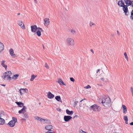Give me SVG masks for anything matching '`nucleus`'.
Segmentation results:
<instances>
[{"mask_svg": "<svg viewBox=\"0 0 133 133\" xmlns=\"http://www.w3.org/2000/svg\"><path fill=\"white\" fill-rule=\"evenodd\" d=\"M133 2V1L127 0L126 2V5L124 4H119V3L118 5L119 7H123V10L124 12L125 15L128 16L129 14V13L128 11V7L129 6H131Z\"/></svg>", "mask_w": 133, "mask_h": 133, "instance_id": "obj_1", "label": "nucleus"}, {"mask_svg": "<svg viewBox=\"0 0 133 133\" xmlns=\"http://www.w3.org/2000/svg\"><path fill=\"white\" fill-rule=\"evenodd\" d=\"M100 103H102L105 107L107 108L110 105L111 100L110 98L102 97L100 98L98 100Z\"/></svg>", "mask_w": 133, "mask_h": 133, "instance_id": "obj_2", "label": "nucleus"}, {"mask_svg": "<svg viewBox=\"0 0 133 133\" xmlns=\"http://www.w3.org/2000/svg\"><path fill=\"white\" fill-rule=\"evenodd\" d=\"M89 109L94 111H99L101 110L100 107L96 104H94L90 106Z\"/></svg>", "mask_w": 133, "mask_h": 133, "instance_id": "obj_3", "label": "nucleus"}, {"mask_svg": "<svg viewBox=\"0 0 133 133\" xmlns=\"http://www.w3.org/2000/svg\"><path fill=\"white\" fill-rule=\"evenodd\" d=\"M66 42L68 46H73L74 45V40L70 38H68L66 39Z\"/></svg>", "mask_w": 133, "mask_h": 133, "instance_id": "obj_4", "label": "nucleus"}, {"mask_svg": "<svg viewBox=\"0 0 133 133\" xmlns=\"http://www.w3.org/2000/svg\"><path fill=\"white\" fill-rule=\"evenodd\" d=\"M17 119L16 118L13 117L12 119L8 123V124L9 125L10 127H14L15 125V123L17 122Z\"/></svg>", "mask_w": 133, "mask_h": 133, "instance_id": "obj_5", "label": "nucleus"}, {"mask_svg": "<svg viewBox=\"0 0 133 133\" xmlns=\"http://www.w3.org/2000/svg\"><path fill=\"white\" fill-rule=\"evenodd\" d=\"M31 31L32 32L37 33V31L38 30V29L36 25H33L31 26Z\"/></svg>", "mask_w": 133, "mask_h": 133, "instance_id": "obj_6", "label": "nucleus"}, {"mask_svg": "<svg viewBox=\"0 0 133 133\" xmlns=\"http://www.w3.org/2000/svg\"><path fill=\"white\" fill-rule=\"evenodd\" d=\"M72 118V117L70 116H65L64 117V121L66 122H68Z\"/></svg>", "mask_w": 133, "mask_h": 133, "instance_id": "obj_7", "label": "nucleus"}, {"mask_svg": "<svg viewBox=\"0 0 133 133\" xmlns=\"http://www.w3.org/2000/svg\"><path fill=\"white\" fill-rule=\"evenodd\" d=\"M44 25L45 26H47L49 24L50 21H49V19L48 18H45L44 19Z\"/></svg>", "mask_w": 133, "mask_h": 133, "instance_id": "obj_8", "label": "nucleus"}, {"mask_svg": "<svg viewBox=\"0 0 133 133\" xmlns=\"http://www.w3.org/2000/svg\"><path fill=\"white\" fill-rule=\"evenodd\" d=\"M10 54L13 57H16V55L15 54H14V51L13 49L11 48L9 51Z\"/></svg>", "mask_w": 133, "mask_h": 133, "instance_id": "obj_9", "label": "nucleus"}, {"mask_svg": "<svg viewBox=\"0 0 133 133\" xmlns=\"http://www.w3.org/2000/svg\"><path fill=\"white\" fill-rule=\"evenodd\" d=\"M52 128V126L50 125H46L45 127V129L48 131H53L52 130H51Z\"/></svg>", "mask_w": 133, "mask_h": 133, "instance_id": "obj_10", "label": "nucleus"}, {"mask_svg": "<svg viewBox=\"0 0 133 133\" xmlns=\"http://www.w3.org/2000/svg\"><path fill=\"white\" fill-rule=\"evenodd\" d=\"M27 109L26 107L25 106L23 107V108L18 111L19 114L23 113L26 112V109Z\"/></svg>", "mask_w": 133, "mask_h": 133, "instance_id": "obj_11", "label": "nucleus"}, {"mask_svg": "<svg viewBox=\"0 0 133 133\" xmlns=\"http://www.w3.org/2000/svg\"><path fill=\"white\" fill-rule=\"evenodd\" d=\"M18 23L19 25L22 29H25L24 25L22 21H18Z\"/></svg>", "mask_w": 133, "mask_h": 133, "instance_id": "obj_12", "label": "nucleus"}, {"mask_svg": "<svg viewBox=\"0 0 133 133\" xmlns=\"http://www.w3.org/2000/svg\"><path fill=\"white\" fill-rule=\"evenodd\" d=\"M22 92H25L27 93V92H28V90L27 89H21L19 90V91L20 92V93L21 95H22L23 94L22 92Z\"/></svg>", "mask_w": 133, "mask_h": 133, "instance_id": "obj_13", "label": "nucleus"}, {"mask_svg": "<svg viewBox=\"0 0 133 133\" xmlns=\"http://www.w3.org/2000/svg\"><path fill=\"white\" fill-rule=\"evenodd\" d=\"M54 95L52 94L50 92H49L47 94L48 97L50 99H51L54 97Z\"/></svg>", "mask_w": 133, "mask_h": 133, "instance_id": "obj_14", "label": "nucleus"}, {"mask_svg": "<svg viewBox=\"0 0 133 133\" xmlns=\"http://www.w3.org/2000/svg\"><path fill=\"white\" fill-rule=\"evenodd\" d=\"M122 110L124 113L125 114L127 112V108L124 105H122Z\"/></svg>", "mask_w": 133, "mask_h": 133, "instance_id": "obj_15", "label": "nucleus"}, {"mask_svg": "<svg viewBox=\"0 0 133 133\" xmlns=\"http://www.w3.org/2000/svg\"><path fill=\"white\" fill-rule=\"evenodd\" d=\"M60 85H62V84L63 85H65V84L64 83L61 79L59 78L58 79V81L57 82Z\"/></svg>", "mask_w": 133, "mask_h": 133, "instance_id": "obj_16", "label": "nucleus"}, {"mask_svg": "<svg viewBox=\"0 0 133 133\" xmlns=\"http://www.w3.org/2000/svg\"><path fill=\"white\" fill-rule=\"evenodd\" d=\"M55 99L57 101L61 102V103L62 102L61 97L59 96H56L55 97Z\"/></svg>", "mask_w": 133, "mask_h": 133, "instance_id": "obj_17", "label": "nucleus"}, {"mask_svg": "<svg viewBox=\"0 0 133 133\" xmlns=\"http://www.w3.org/2000/svg\"><path fill=\"white\" fill-rule=\"evenodd\" d=\"M16 103L18 107H22V106L23 107L24 105V104L21 102H16Z\"/></svg>", "mask_w": 133, "mask_h": 133, "instance_id": "obj_18", "label": "nucleus"}, {"mask_svg": "<svg viewBox=\"0 0 133 133\" xmlns=\"http://www.w3.org/2000/svg\"><path fill=\"white\" fill-rule=\"evenodd\" d=\"M66 112L68 114L70 115H72L74 113L72 111H70L68 109L66 110Z\"/></svg>", "mask_w": 133, "mask_h": 133, "instance_id": "obj_19", "label": "nucleus"}, {"mask_svg": "<svg viewBox=\"0 0 133 133\" xmlns=\"http://www.w3.org/2000/svg\"><path fill=\"white\" fill-rule=\"evenodd\" d=\"M38 29L37 31V33H41V32L44 33V32L43 30L40 27H38Z\"/></svg>", "mask_w": 133, "mask_h": 133, "instance_id": "obj_20", "label": "nucleus"}, {"mask_svg": "<svg viewBox=\"0 0 133 133\" xmlns=\"http://www.w3.org/2000/svg\"><path fill=\"white\" fill-rule=\"evenodd\" d=\"M41 123H43V124H45L46 122L48 123H50V121L49 120L45 119H44V120H41Z\"/></svg>", "mask_w": 133, "mask_h": 133, "instance_id": "obj_21", "label": "nucleus"}, {"mask_svg": "<svg viewBox=\"0 0 133 133\" xmlns=\"http://www.w3.org/2000/svg\"><path fill=\"white\" fill-rule=\"evenodd\" d=\"M127 0H121L118 1L117 4H118V3L119 4H124V2H125L126 3V2L127 1Z\"/></svg>", "mask_w": 133, "mask_h": 133, "instance_id": "obj_22", "label": "nucleus"}, {"mask_svg": "<svg viewBox=\"0 0 133 133\" xmlns=\"http://www.w3.org/2000/svg\"><path fill=\"white\" fill-rule=\"evenodd\" d=\"M5 62V61L3 60L2 62L1 65L5 69H6L7 68V66L4 64V63Z\"/></svg>", "mask_w": 133, "mask_h": 133, "instance_id": "obj_23", "label": "nucleus"}, {"mask_svg": "<svg viewBox=\"0 0 133 133\" xmlns=\"http://www.w3.org/2000/svg\"><path fill=\"white\" fill-rule=\"evenodd\" d=\"M19 75L18 74H16L14 75L12 77V78L15 79H17L18 77L19 76Z\"/></svg>", "mask_w": 133, "mask_h": 133, "instance_id": "obj_24", "label": "nucleus"}, {"mask_svg": "<svg viewBox=\"0 0 133 133\" xmlns=\"http://www.w3.org/2000/svg\"><path fill=\"white\" fill-rule=\"evenodd\" d=\"M5 122L4 120L1 118H0V124L3 125Z\"/></svg>", "mask_w": 133, "mask_h": 133, "instance_id": "obj_25", "label": "nucleus"}, {"mask_svg": "<svg viewBox=\"0 0 133 133\" xmlns=\"http://www.w3.org/2000/svg\"><path fill=\"white\" fill-rule=\"evenodd\" d=\"M35 118L36 119L39 121H41V120H44V119L39 117L38 116H36L35 117Z\"/></svg>", "mask_w": 133, "mask_h": 133, "instance_id": "obj_26", "label": "nucleus"}, {"mask_svg": "<svg viewBox=\"0 0 133 133\" xmlns=\"http://www.w3.org/2000/svg\"><path fill=\"white\" fill-rule=\"evenodd\" d=\"M5 72L6 73V75L7 76H11L12 75V73L10 71H7Z\"/></svg>", "mask_w": 133, "mask_h": 133, "instance_id": "obj_27", "label": "nucleus"}, {"mask_svg": "<svg viewBox=\"0 0 133 133\" xmlns=\"http://www.w3.org/2000/svg\"><path fill=\"white\" fill-rule=\"evenodd\" d=\"M4 115L5 114L4 111H2L0 112V118H1V117H3Z\"/></svg>", "mask_w": 133, "mask_h": 133, "instance_id": "obj_28", "label": "nucleus"}, {"mask_svg": "<svg viewBox=\"0 0 133 133\" xmlns=\"http://www.w3.org/2000/svg\"><path fill=\"white\" fill-rule=\"evenodd\" d=\"M36 75L35 76V75H32L31 76V77L30 79V81H32L36 77Z\"/></svg>", "mask_w": 133, "mask_h": 133, "instance_id": "obj_29", "label": "nucleus"}, {"mask_svg": "<svg viewBox=\"0 0 133 133\" xmlns=\"http://www.w3.org/2000/svg\"><path fill=\"white\" fill-rule=\"evenodd\" d=\"M63 20L65 21H66L68 20L67 17L66 16H63L62 17Z\"/></svg>", "mask_w": 133, "mask_h": 133, "instance_id": "obj_30", "label": "nucleus"}, {"mask_svg": "<svg viewBox=\"0 0 133 133\" xmlns=\"http://www.w3.org/2000/svg\"><path fill=\"white\" fill-rule=\"evenodd\" d=\"M124 55L125 58L127 60V61H128V57L127 54L125 52L124 53Z\"/></svg>", "mask_w": 133, "mask_h": 133, "instance_id": "obj_31", "label": "nucleus"}, {"mask_svg": "<svg viewBox=\"0 0 133 133\" xmlns=\"http://www.w3.org/2000/svg\"><path fill=\"white\" fill-rule=\"evenodd\" d=\"M6 72L4 73L3 74V79L5 80L6 78V77L7 76L6 75Z\"/></svg>", "mask_w": 133, "mask_h": 133, "instance_id": "obj_32", "label": "nucleus"}, {"mask_svg": "<svg viewBox=\"0 0 133 133\" xmlns=\"http://www.w3.org/2000/svg\"><path fill=\"white\" fill-rule=\"evenodd\" d=\"M23 117L26 118H27L28 117V114L26 113L23 114Z\"/></svg>", "mask_w": 133, "mask_h": 133, "instance_id": "obj_33", "label": "nucleus"}, {"mask_svg": "<svg viewBox=\"0 0 133 133\" xmlns=\"http://www.w3.org/2000/svg\"><path fill=\"white\" fill-rule=\"evenodd\" d=\"M123 119L125 121H128L127 116L126 115L124 116Z\"/></svg>", "mask_w": 133, "mask_h": 133, "instance_id": "obj_34", "label": "nucleus"}, {"mask_svg": "<svg viewBox=\"0 0 133 133\" xmlns=\"http://www.w3.org/2000/svg\"><path fill=\"white\" fill-rule=\"evenodd\" d=\"M45 66L47 69H49V66L46 63H45Z\"/></svg>", "mask_w": 133, "mask_h": 133, "instance_id": "obj_35", "label": "nucleus"}, {"mask_svg": "<svg viewBox=\"0 0 133 133\" xmlns=\"http://www.w3.org/2000/svg\"><path fill=\"white\" fill-rule=\"evenodd\" d=\"M70 79L71 81L72 82H74L75 81V79L73 77H70Z\"/></svg>", "mask_w": 133, "mask_h": 133, "instance_id": "obj_36", "label": "nucleus"}, {"mask_svg": "<svg viewBox=\"0 0 133 133\" xmlns=\"http://www.w3.org/2000/svg\"><path fill=\"white\" fill-rule=\"evenodd\" d=\"M131 92L132 93V96L133 97V88L132 87H130Z\"/></svg>", "mask_w": 133, "mask_h": 133, "instance_id": "obj_37", "label": "nucleus"}, {"mask_svg": "<svg viewBox=\"0 0 133 133\" xmlns=\"http://www.w3.org/2000/svg\"><path fill=\"white\" fill-rule=\"evenodd\" d=\"M4 46L0 47V52H2L4 50Z\"/></svg>", "mask_w": 133, "mask_h": 133, "instance_id": "obj_38", "label": "nucleus"}, {"mask_svg": "<svg viewBox=\"0 0 133 133\" xmlns=\"http://www.w3.org/2000/svg\"><path fill=\"white\" fill-rule=\"evenodd\" d=\"M78 103V101H75L74 102V107H76L77 104V103Z\"/></svg>", "mask_w": 133, "mask_h": 133, "instance_id": "obj_39", "label": "nucleus"}, {"mask_svg": "<svg viewBox=\"0 0 133 133\" xmlns=\"http://www.w3.org/2000/svg\"><path fill=\"white\" fill-rule=\"evenodd\" d=\"M90 88H91V86L89 85H88L85 87V88L86 89H88Z\"/></svg>", "mask_w": 133, "mask_h": 133, "instance_id": "obj_40", "label": "nucleus"}, {"mask_svg": "<svg viewBox=\"0 0 133 133\" xmlns=\"http://www.w3.org/2000/svg\"><path fill=\"white\" fill-rule=\"evenodd\" d=\"M10 76H7L8 77H7L6 79V80H10L11 78V77H10Z\"/></svg>", "mask_w": 133, "mask_h": 133, "instance_id": "obj_41", "label": "nucleus"}, {"mask_svg": "<svg viewBox=\"0 0 133 133\" xmlns=\"http://www.w3.org/2000/svg\"><path fill=\"white\" fill-rule=\"evenodd\" d=\"M80 133H87V132L83 131L82 130H79Z\"/></svg>", "mask_w": 133, "mask_h": 133, "instance_id": "obj_42", "label": "nucleus"}, {"mask_svg": "<svg viewBox=\"0 0 133 133\" xmlns=\"http://www.w3.org/2000/svg\"><path fill=\"white\" fill-rule=\"evenodd\" d=\"M93 23L91 22H90V25L91 27H92V26L93 24Z\"/></svg>", "mask_w": 133, "mask_h": 133, "instance_id": "obj_43", "label": "nucleus"}, {"mask_svg": "<svg viewBox=\"0 0 133 133\" xmlns=\"http://www.w3.org/2000/svg\"><path fill=\"white\" fill-rule=\"evenodd\" d=\"M4 46L3 44L0 42V47Z\"/></svg>", "mask_w": 133, "mask_h": 133, "instance_id": "obj_44", "label": "nucleus"}, {"mask_svg": "<svg viewBox=\"0 0 133 133\" xmlns=\"http://www.w3.org/2000/svg\"><path fill=\"white\" fill-rule=\"evenodd\" d=\"M56 110H57L59 112H61V109L59 108H57L56 109Z\"/></svg>", "mask_w": 133, "mask_h": 133, "instance_id": "obj_45", "label": "nucleus"}, {"mask_svg": "<svg viewBox=\"0 0 133 133\" xmlns=\"http://www.w3.org/2000/svg\"><path fill=\"white\" fill-rule=\"evenodd\" d=\"M71 32L72 33H75L76 31L75 30H73V29H71Z\"/></svg>", "mask_w": 133, "mask_h": 133, "instance_id": "obj_46", "label": "nucleus"}, {"mask_svg": "<svg viewBox=\"0 0 133 133\" xmlns=\"http://www.w3.org/2000/svg\"><path fill=\"white\" fill-rule=\"evenodd\" d=\"M46 133H55L54 132H50L49 131H47L46 132Z\"/></svg>", "mask_w": 133, "mask_h": 133, "instance_id": "obj_47", "label": "nucleus"}, {"mask_svg": "<svg viewBox=\"0 0 133 133\" xmlns=\"http://www.w3.org/2000/svg\"><path fill=\"white\" fill-rule=\"evenodd\" d=\"M90 51H91L92 52V53L93 54H94V51H93V50L92 49H90Z\"/></svg>", "mask_w": 133, "mask_h": 133, "instance_id": "obj_48", "label": "nucleus"}, {"mask_svg": "<svg viewBox=\"0 0 133 133\" xmlns=\"http://www.w3.org/2000/svg\"><path fill=\"white\" fill-rule=\"evenodd\" d=\"M130 125H133V122H131V123H130Z\"/></svg>", "mask_w": 133, "mask_h": 133, "instance_id": "obj_49", "label": "nucleus"}, {"mask_svg": "<svg viewBox=\"0 0 133 133\" xmlns=\"http://www.w3.org/2000/svg\"><path fill=\"white\" fill-rule=\"evenodd\" d=\"M96 26V24H95L94 23L92 25V27H95Z\"/></svg>", "mask_w": 133, "mask_h": 133, "instance_id": "obj_50", "label": "nucleus"}, {"mask_svg": "<svg viewBox=\"0 0 133 133\" xmlns=\"http://www.w3.org/2000/svg\"><path fill=\"white\" fill-rule=\"evenodd\" d=\"M101 80L102 81H104V78H101Z\"/></svg>", "mask_w": 133, "mask_h": 133, "instance_id": "obj_51", "label": "nucleus"}, {"mask_svg": "<svg viewBox=\"0 0 133 133\" xmlns=\"http://www.w3.org/2000/svg\"><path fill=\"white\" fill-rule=\"evenodd\" d=\"M37 35L39 36H41V34H37Z\"/></svg>", "mask_w": 133, "mask_h": 133, "instance_id": "obj_52", "label": "nucleus"}, {"mask_svg": "<svg viewBox=\"0 0 133 133\" xmlns=\"http://www.w3.org/2000/svg\"><path fill=\"white\" fill-rule=\"evenodd\" d=\"M1 85L2 86H3L4 87H5V86L6 85L4 84H1Z\"/></svg>", "mask_w": 133, "mask_h": 133, "instance_id": "obj_53", "label": "nucleus"}, {"mask_svg": "<svg viewBox=\"0 0 133 133\" xmlns=\"http://www.w3.org/2000/svg\"><path fill=\"white\" fill-rule=\"evenodd\" d=\"M128 121H125V123L126 124H128Z\"/></svg>", "mask_w": 133, "mask_h": 133, "instance_id": "obj_54", "label": "nucleus"}, {"mask_svg": "<svg viewBox=\"0 0 133 133\" xmlns=\"http://www.w3.org/2000/svg\"><path fill=\"white\" fill-rule=\"evenodd\" d=\"M100 70V69H98L97 70V73L98 71H99Z\"/></svg>", "mask_w": 133, "mask_h": 133, "instance_id": "obj_55", "label": "nucleus"}, {"mask_svg": "<svg viewBox=\"0 0 133 133\" xmlns=\"http://www.w3.org/2000/svg\"><path fill=\"white\" fill-rule=\"evenodd\" d=\"M85 99H82L81 101H80V102H81L82 101H83L84 100H85Z\"/></svg>", "mask_w": 133, "mask_h": 133, "instance_id": "obj_56", "label": "nucleus"}, {"mask_svg": "<svg viewBox=\"0 0 133 133\" xmlns=\"http://www.w3.org/2000/svg\"><path fill=\"white\" fill-rule=\"evenodd\" d=\"M22 119H23V120L25 121L26 120V119L25 118H23Z\"/></svg>", "mask_w": 133, "mask_h": 133, "instance_id": "obj_57", "label": "nucleus"}, {"mask_svg": "<svg viewBox=\"0 0 133 133\" xmlns=\"http://www.w3.org/2000/svg\"><path fill=\"white\" fill-rule=\"evenodd\" d=\"M34 0V1L36 3H37V1L36 0Z\"/></svg>", "mask_w": 133, "mask_h": 133, "instance_id": "obj_58", "label": "nucleus"}, {"mask_svg": "<svg viewBox=\"0 0 133 133\" xmlns=\"http://www.w3.org/2000/svg\"><path fill=\"white\" fill-rule=\"evenodd\" d=\"M28 60H30V59L29 58H28Z\"/></svg>", "mask_w": 133, "mask_h": 133, "instance_id": "obj_59", "label": "nucleus"}, {"mask_svg": "<svg viewBox=\"0 0 133 133\" xmlns=\"http://www.w3.org/2000/svg\"><path fill=\"white\" fill-rule=\"evenodd\" d=\"M43 49H44V47L43 44Z\"/></svg>", "mask_w": 133, "mask_h": 133, "instance_id": "obj_60", "label": "nucleus"}, {"mask_svg": "<svg viewBox=\"0 0 133 133\" xmlns=\"http://www.w3.org/2000/svg\"><path fill=\"white\" fill-rule=\"evenodd\" d=\"M20 15V13H18V14H17V15Z\"/></svg>", "mask_w": 133, "mask_h": 133, "instance_id": "obj_61", "label": "nucleus"}, {"mask_svg": "<svg viewBox=\"0 0 133 133\" xmlns=\"http://www.w3.org/2000/svg\"><path fill=\"white\" fill-rule=\"evenodd\" d=\"M114 36V34H112V36Z\"/></svg>", "mask_w": 133, "mask_h": 133, "instance_id": "obj_62", "label": "nucleus"}, {"mask_svg": "<svg viewBox=\"0 0 133 133\" xmlns=\"http://www.w3.org/2000/svg\"><path fill=\"white\" fill-rule=\"evenodd\" d=\"M117 33H119V32L118 31V30H117Z\"/></svg>", "mask_w": 133, "mask_h": 133, "instance_id": "obj_63", "label": "nucleus"}, {"mask_svg": "<svg viewBox=\"0 0 133 133\" xmlns=\"http://www.w3.org/2000/svg\"><path fill=\"white\" fill-rule=\"evenodd\" d=\"M75 116L76 117H78V116H77V115H75Z\"/></svg>", "mask_w": 133, "mask_h": 133, "instance_id": "obj_64", "label": "nucleus"}]
</instances>
